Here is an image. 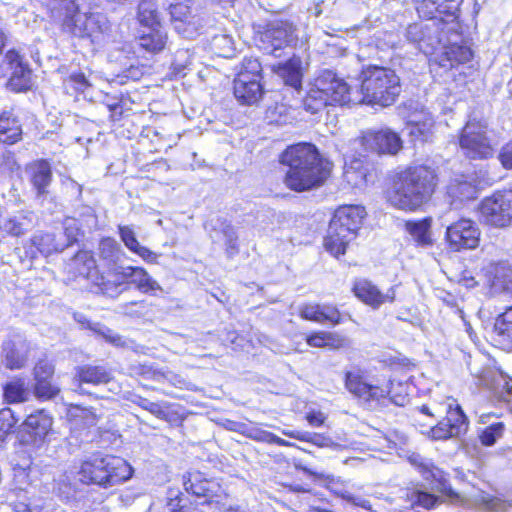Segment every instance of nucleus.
Here are the masks:
<instances>
[{
    "label": "nucleus",
    "mask_w": 512,
    "mask_h": 512,
    "mask_svg": "<svg viewBox=\"0 0 512 512\" xmlns=\"http://www.w3.org/2000/svg\"><path fill=\"white\" fill-rule=\"evenodd\" d=\"M52 424L53 419L45 410H36L27 416L23 427L35 444H41L51 431Z\"/></svg>",
    "instance_id": "24"
},
{
    "label": "nucleus",
    "mask_w": 512,
    "mask_h": 512,
    "mask_svg": "<svg viewBox=\"0 0 512 512\" xmlns=\"http://www.w3.org/2000/svg\"><path fill=\"white\" fill-rule=\"evenodd\" d=\"M220 233L223 236L225 246H226V252L229 256H233L238 253V236L235 231V228L229 224V223H221L220 226Z\"/></svg>",
    "instance_id": "50"
},
{
    "label": "nucleus",
    "mask_w": 512,
    "mask_h": 512,
    "mask_svg": "<svg viewBox=\"0 0 512 512\" xmlns=\"http://www.w3.org/2000/svg\"><path fill=\"white\" fill-rule=\"evenodd\" d=\"M146 378L152 379L158 382L168 381L172 385H177L172 378H177L176 374L171 371H162L153 367H146L142 373Z\"/></svg>",
    "instance_id": "61"
},
{
    "label": "nucleus",
    "mask_w": 512,
    "mask_h": 512,
    "mask_svg": "<svg viewBox=\"0 0 512 512\" xmlns=\"http://www.w3.org/2000/svg\"><path fill=\"white\" fill-rule=\"evenodd\" d=\"M360 81V92H355L353 105L388 107L396 102L401 93L400 78L390 68L369 66L362 70Z\"/></svg>",
    "instance_id": "3"
},
{
    "label": "nucleus",
    "mask_w": 512,
    "mask_h": 512,
    "mask_svg": "<svg viewBox=\"0 0 512 512\" xmlns=\"http://www.w3.org/2000/svg\"><path fill=\"white\" fill-rule=\"evenodd\" d=\"M413 465L419 468L420 473L426 481H429L432 488L447 496L450 500L458 499V494L450 486L447 475L444 471L434 466V464L418 454L410 457Z\"/></svg>",
    "instance_id": "17"
},
{
    "label": "nucleus",
    "mask_w": 512,
    "mask_h": 512,
    "mask_svg": "<svg viewBox=\"0 0 512 512\" xmlns=\"http://www.w3.org/2000/svg\"><path fill=\"white\" fill-rule=\"evenodd\" d=\"M111 379V372L101 365L84 364L75 368L74 381L78 383L79 389L82 384H107Z\"/></svg>",
    "instance_id": "27"
},
{
    "label": "nucleus",
    "mask_w": 512,
    "mask_h": 512,
    "mask_svg": "<svg viewBox=\"0 0 512 512\" xmlns=\"http://www.w3.org/2000/svg\"><path fill=\"white\" fill-rule=\"evenodd\" d=\"M146 29L138 37L139 46L152 53L161 51L166 43V33L161 26L146 27Z\"/></svg>",
    "instance_id": "33"
},
{
    "label": "nucleus",
    "mask_w": 512,
    "mask_h": 512,
    "mask_svg": "<svg viewBox=\"0 0 512 512\" xmlns=\"http://www.w3.org/2000/svg\"><path fill=\"white\" fill-rule=\"evenodd\" d=\"M483 221L495 228L512 225V191H498L485 197L480 204Z\"/></svg>",
    "instance_id": "6"
},
{
    "label": "nucleus",
    "mask_w": 512,
    "mask_h": 512,
    "mask_svg": "<svg viewBox=\"0 0 512 512\" xmlns=\"http://www.w3.org/2000/svg\"><path fill=\"white\" fill-rule=\"evenodd\" d=\"M54 491L59 497L64 500H69L74 497L76 493L75 484L71 481V476L68 473H64L55 480Z\"/></svg>",
    "instance_id": "49"
},
{
    "label": "nucleus",
    "mask_w": 512,
    "mask_h": 512,
    "mask_svg": "<svg viewBox=\"0 0 512 512\" xmlns=\"http://www.w3.org/2000/svg\"><path fill=\"white\" fill-rule=\"evenodd\" d=\"M22 129L19 121L9 113L0 115V142L14 144L21 139Z\"/></svg>",
    "instance_id": "35"
},
{
    "label": "nucleus",
    "mask_w": 512,
    "mask_h": 512,
    "mask_svg": "<svg viewBox=\"0 0 512 512\" xmlns=\"http://www.w3.org/2000/svg\"><path fill=\"white\" fill-rule=\"evenodd\" d=\"M275 73L281 77L284 83L298 90L302 87L303 67L302 60L298 56H292L284 63L274 66Z\"/></svg>",
    "instance_id": "29"
},
{
    "label": "nucleus",
    "mask_w": 512,
    "mask_h": 512,
    "mask_svg": "<svg viewBox=\"0 0 512 512\" xmlns=\"http://www.w3.org/2000/svg\"><path fill=\"white\" fill-rule=\"evenodd\" d=\"M130 266L118 263L107 267L105 273L96 274L92 282L99 287L101 292L109 297H117L129 289Z\"/></svg>",
    "instance_id": "15"
},
{
    "label": "nucleus",
    "mask_w": 512,
    "mask_h": 512,
    "mask_svg": "<svg viewBox=\"0 0 512 512\" xmlns=\"http://www.w3.org/2000/svg\"><path fill=\"white\" fill-rule=\"evenodd\" d=\"M480 229L478 225L467 218H462L446 229V240L449 247L456 252L472 250L478 247L480 242Z\"/></svg>",
    "instance_id": "12"
},
{
    "label": "nucleus",
    "mask_w": 512,
    "mask_h": 512,
    "mask_svg": "<svg viewBox=\"0 0 512 512\" xmlns=\"http://www.w3.org/2000/svg\"><path fill=\"white\" fill-rule=\"evenodd\" d=\"M138 20L145 27L160 26L159 13L153 0H142L138 6Z\"/></svg>",
    "instance_id": "43"
},
{
    "label": "nucleus",
    "mask_w": 512,
    "mask_h": 512,
    "mask_svg": "<svg viewBox=\"0 0 512 512\" xmlns=\"http://www.w3.org/2000/svg\"><path fill=\"white\" fill-rule=\"evenodd\" d=\"M54 375V366L47 360H40L34 367L35 382L51 380Z\"/></svg>",
    "instance_id": "63"
},
{
    "label": "nucleus",
    "mask_w": 512,
    "mask_h": 512,
    "mask_svg": "<svg viewBox=\"0 0 512 512\" xmlns=\"http://www.w3.org/2000/svg\"><path fill=\"white\" fill-rule=\"evenodd\" d=\"M283 434L294 439L311 442L318 447H330L333 449H338L340 447V445L334 443L330 437L322 434H302L300 432H283Z\"/></svg>",
    "instance_id": "47"
},
{
    "label": "nucleus",
    "mask_w": 512,
    "mask_h": 512,
    "mask_svg": "<svg viewBox=\"0 0 512 512\" xmlns=\"http://www.w3.org/2000/svg\"><path fill=\"white\" fill-rule=\"evenodd\" d=\"M279 161L287 167L286 186L298 192L320 186L331 170L330 162L322 158L316 146L306 142L288 146Z\"/></svg>",
    "instance_id": "1"
},
{
    "label": "nucleus",
    "mask_w": 512,
    "mask_h": 512,
    "mask_svg": "<svg viewBox=\"0 0 512 512\" xmlns=\"http://www.w3.org/2000/svg\"><path fill=\"white\" fill-rule=\"evenodd\" d=\"M261 72L262 66L257 59L245 58L242 62V67L238 74H245L248 76V79L261 81Z\"/></svg>",
    "instance_id": "56"
},
{
    "label": "nucleus",
    "mask_w": 512,
    "mask_h": 512,
    "mask_svg": "<svg viewBox=\"0 0 512 512\" xmlns=\"http://www.w3.org/2000/svg\"><path fill=\"white\" fill-rule=\"evenodd\" d=\"M183 484L187 492L192 493L197 497L206 498L204 503L211 504L213 502L216 490L219 489L215 481L203 478L199 472L189 473L188 477H183Z\"/></svg>",
    "instance_id": "26"
},
{
    "label": "nucleus",
    "mask_w": 512,
    "mask_h": 512,
    "mask_svg": "<svg viewBox=\"0 0 512 512\" xmlns=\"http://www.w3.org/2000/svg\"><path fill=\"white\" fill-rule=\"evenodd\" d=\"M60 392V389L54 385L51 380H43L35 382L34 394L36 398L41 400H49L56 397Z\"/></svg>",
    "instance_id": "54"
},
{
    "label": "nucleus",
    "mask_w": 512,
    "mask_h": 512,
    "mask_svg": "<svg viewBox=\"0 0 512 512\" xmlns=\"http://www.w3.org/2000/svg\"><path fill=\"white\" fill-rule=\"evenodd\" d=\"M412 505L420 506L425 509L433 508L438 502L439 498L431 493L415 490L410 495Z\"/></svg>",
    "instance_id": "55"
},
{
    "label": "nucleus",
    "mask_w": 512,
    "mask_h": 512,
    "mask_svg": "<svg viewBox=\"0 0 512 512\" xmlns=\"http://www.w3.org/2000/svg\"><path fill=\"white\" fill-rule=\"evenodd\" d=\"M27 391L20 381L9 382L4 386V398L8 403H19L26 399Z\"/></svg>",
    "instance_id": "48"
},
{
    "label": "nucleus",
    "mask_w": 512,
    "mask_h": 512,
    "mask_svg": "<svg viewBox=\"0 0 512 512\" xmlns=\"http://www.w3.org/2000/svg\"><path fill=\"white\" fill-rule=\"evenodd\" d=\"M189 2L190 1L184 0L169 1V13L175 23L193 24L192 19H194V17L191 15Z\"/></svg>",
    "instance_id": "45"
},
{
    "label": "nucleus",
    "mask_w": 512,
    "mask_h": 512,
    "mask_svg": "<svg viewBox=\"0 0 512 512\" xmlns=\"http://www.w3.org/2000/svg\"><path fill=\"white\" fill-rule=\"evenodd\" d=\"M335 495L353 506H357L368 511L372 510V505L368 499L354 495L348 490H335Z\"/></svg>",
    "instance_id": "60"
},
{
    "label": "nucleus",
    "mask_w": 512,
    "mask_h": 512,
    "mask_svg": "<svg viewBox=\"0 0 512 512\" xmlns=\"http://www.w3.org/2000/svg\"><path fill=\"white\" fill-rule=\"evenodd\" d=\"M31 247L26 251V256L31 259L35 258L37 253L44 256L51 255L55 252H61L67 248V244L61 239H57L56 235L48 232H38L30 239Z\"/></svg>",
    "instance_id": "25"
},
{
    "label": "nucleus",
    "mask_w": 512,
    "mask_h": 512,
    "mask_svg": "<svg viewBox=\"0 0 512 512\" xmlns=\"http://www.w3.org/2000/svg\"><path fill=\"white\" fill-rule=\"evenodd\" d=\"M77 215L79 217V219L77 220L78 222H80L81 226L89 230L97 228L98 220L95 211L92 207L81 206L77 211Z\"/></svg>",
    "instance_id": "58"
},
{
    "label": "nucleus",
    "mask_w": 512,
    "mask_h": 512,
    "mask_svg": "<svg viewBox=\"0 0 512 512\" xmlns=\"http://www.w3.org/2000/svg\"><path fill=\"white\" fill-rule=\"evenodd\" d=\"M234 96L244 105H253L262 98L264 90L261 81L248 79L245 74H237L233 86Z\"/></svg>",
    "instance_id": "23"
},
{
    "label": "nucleus",
    "mask_w": 512,
    "mask_h": 512,
    "mask_svg": "<svg viewBox=\"0 0 512 512\" xmlns=\"http://www.w3.org/2000/svg\"><path fill=\"white\" fill-rule=\"evenodd\" d=\"M344 179L353 187H359L366 181V169L361 159H353L344 167Z\"/></svg>",
    "instance_id": "38"
},
{
    "label": "nucleus",
    "mask_w": 512,
    "mask_h": 512,
    "mask_svg": "<svg viewBox=\"0 0 512 512\" xmlns=\"http://www.w3.org/2000/svg\"><path fill=\"white\" fill-rule=\"evenodd\" d=\"M405 229L419 246L426 247L432 245L430 218H424L418 221H407L405 223Z\"/></svg>",
    "instance_id": "37"
},
{
    "label": "nucleus",
    "mask_w": 512,
    "mask_h": 512,
    "mask_svg": "<svg viewBox=\"0 0 512 512\" xmlns=\"http://www.w3.org/2000/svg\"><path fill=\"white\" fill-rule=\"evenodd\" d=\"M34 227L32 213H18L15 215L5 216L0 219V229L2 232L20 237Z\"/></svg>",
    "instance_id": "30"
},
{
    "label": "nucleus",
    "mask_w": 512,
    "mask_h": 512,
    "mask_svg": "<svg viewBox=\"0 0 512 512\" xmlns=\"http://www.w3.org/2000/svg\"><path fill=\"white\" fill-rule=\"evenodd\" d=\"M26 172L37 195H46L52 181L51 165L46 160H37L26 167Z\"/></svg>",
    "instance_id": "28"
},
{
    "label": "nucleus",
    "mask_w": 512,
    "mask_h": 512,
    "mask_svg": "<svg viewBox=\"0 0 512 512\" xmlns=\"http://www.w3.org/2000/svg\"><path fill=\"white\" fill-rule=\"evenodd\" d=\"M478 379V385L490 389L499 401L510 404L512 412V381L507 379L501 373L492 369H484L482 371H471Z\"/></svg>",
    "instance_id": "18"
},
{
    "label": "nucleus",
    "mask_w": 512,
    "mask_h": 512,
    "mask_svg": "<svg viewBox=\"0 0 512 512\" xmlns=\"http://www.w3.org/2000/svg\"><path fill=\"white\" fill-rule=\"evenodd\" d=\"M98 255L107 263V267L117 264L120 255V246L112 238H103L98 246Z\"/></svg>",
    "instance_id": "42"
},
{
    "label": "nucleus",
    "mask_w": 512,
    "mask_h": 512,
    "mask_svg": "<svg viewBox=\"0 0 512 512\" xmlns=\"http://www.w3.org/2000/svg\"><path fill=\"white\" fill-rule=\"evenodd\" d=\"M6 59L12 68V73L7 83L10 90L14 92H23L30 88L31 70L23 63L19 53L11 50L7 53Z\"/></svg>",
    "instance_id": "22"
},
{
    "label": "nucleus",
    "mask_w": 512,
    "mask_h": 512,
    "mask_svg": "<svg viewBox=\"0 0 512 512\" xmlns=\"http://www.w3.org/2000/svg\"><path fill=\"white\" fill-rule=\"evenodd\" d=\"M386 393V401L383 403H379L380 406H387L388 403H393L397 406H405L409 401V396L407 392V385L403 383H394V381H390V384L384 388Z\"/></svg>",
    "instance_id": "40"
},
{
    "label": "nucleus",
    "mask_w": 512,
    "mask_h": 512,
    "mask_svg": "<svg viewBox=\"0 0 512 512\" xmlns=\"http://www.w3.org/2000/svg\"><path fill=\"white\" fill-rule=\"evenodd\" d=\"M239 427L243 428V430H241L242 434L253 440L270 444L271 439H273V433L262 430L258 427H248L247 425H239Z\"/></svg>",
    "instance_id": "62"
},
{
    "label": "nucleus",
    "mask_w": 512,
    "mask_h": 512,
    "mask_svg": "<svg viewBox=\"0 0 512 512\" xmlns=\"http://www.w3.org/2000/svg\"><path fill=\"white\" fill-rule=\"evenodd\" d=\"M495 280L503 289L512 291V266L508 263H498L495 268Z\"/></svg>",
    "instance_id": "53"
},
{
    "label": "nucleus",
    "mask_w": 512,
    "mask_h": 512,
    "mask_svg": "<svg viewBox=\"0 0 512 512\" xmlns=\"http://www.w3.org/2000/svg\"><path fill=\"white\" fill-rule=\"evenodd\" d=\"M359 143L365 151H371L378 154H396L402 147V141L397 133L383 128L380 130H369L354 140Z\"/></svg>",
    "instance_id": "13"
},
{
    "label": "nucleus",
    "mask_w": 512,
    "mask_h": 512,
    "mask_svg": "<svg viewBox=\"0 0 512 512\" xmlns=\"http://www.w3.org/2000/svg\"><path fill=\"white\" fill-rule=\"evenodd\" d=\"M313 84L317 90L327 98L330 105L339 104L343 106L353 104L355 93H352L344 79L338 77L333 71H321L315 78Z\"/></svg>",
    "instance_id": "11"
},
{
    "label": "nucleus",
    "mask_w": 512,
    "mask_h": 512,
    "mask_svg": "<svg viewBox=\"0 0 512 512\" xmlns=\"http://www.w3.org/2000/svg\"><path fill=\"white\" fill-rule=\"evenodd\" d=\"M344 385L349 393L373 409L386 401L387 391L383 387L368 383L364 371L358 366L345 371Z\"/></svg>",
    "instance_id": "8"
},
{
    "label": "nucleus",
    "mask_w": 512,
    "mask_h": 512,
    "mask_svg": "<svg viewBox=\"0 0 512 512\" xmlns=\"http://www.w3.org/2000/svg\"><path fill=\"white\" fill-rule=\"evenodd\" d=\"M430 23L409 25L406 31L408 41L417 44L425 54L433 53L442 44L443 38L439 29L440 19H431Z\"/></svg>",
    "instance_id": "14"
},
{
    "label": "nucleus",
    "mask_w": 512,
    "mask_h": 512,
    "mask_svg": "<svg viewBox=\"0 0 512 512\" xmlns=\"http://www.w3.org/2000/svg\"><path fill=\"white\" fill-rule=\"evenodd\" d=\"M418 13L429 19H440L448 23L457 19L460 0H414Z\"/></svg>",
    "instance_id": "19"
},
{
    "label": "nucleus",
    "mask_w": 512,
    "mask_h": 512,
    "mask_svg": "<svg viewBox=\"0 0 512 512\" xmlns=\"http://www.w3.org/2000/svg\"><path fill=\"white\" fill-rule=\"evenodd\" d=\"M459 142L464 154L471 159H487L493 155L486 126L479 122H468L462 130Z\"/></svg>",
    "instance_id": "10"
},
{
    "label": "nucleus",
    "mask_w": 512,
    "mask_h": 512,
    "mask_svg": "<svg viewBox=\"0 0 512 512\" xmlns=\"http://www.w3.org/2000/svg\"><path fill=\"white\" fill-rule=\"evenodd\" d=\"M338 232L339 231L333 233V229L329 227L328 235L324 240V246L326 250L336 258H338L340 255L345 254L348 244L354 239L352 237H344L338 235Z\"/></svg>",
    "instance_id": "41"
},
{
    "label": "nucleus",
    "mask_w": 512,
    "mask_h": 512,
    "mask_svg": "<svg viewBox=\"0 0 512 512\" xmlns=\"http://www.w3.org/2000/svg\"><path fill=\"white\" fill-rule=\"evenodd\" d=\"M137 405L144 410L149 411L151 414L156 416L159 419H166L167 418V412L166 410L159 404L155 402H151L150 400L146 398H139L137 401Z\"/></svg>",
    "instance_id": "64"
},
{
    "label": "nucleus",
    "mask_w": 512,
    "mask_h": 512,
    "mask_svg": "<svg viewBox=\"0 0 512 512\" xmlns=\"http://www.w3.org/2000/svg\"><path fill=\"white\" fill-rule=\"evenodd\" d=\"M468 419L461 407L453 400L448 404L446 416L434 426H431L426 434L431 440H447L453 437H460L468 430Z\"/></svg>",
    "instance_id": "9"
},
{
    "label": "nucleus",
    "mask_w": 512,
    "mask_h": 512,
    "mask_svg": "<svg viewBox=\"0 0 512 512\" xmlns=\"http://www.w3.org/2000/svg\"><path fill=\"white\" fill-rule=\"evenodd\" d=\"M504 424L497 422L489 425L480 433V441L485 446H492L502 437L504 432Z\"/></svg>",
    "instance_id": "52"
},
{
    "label": "nucleus",
    "mask_w": 512,
    "mask_h": 512,
    "mask_svg": "<svg viewBox=\"0 0 512 512\" xmlns=\"http://www.w3.org/2000/svg\"><path fill=\"white\" fill-rule=\"evenodd\" d=\"M448 194L460 201L474 199L477 195V188L466 180L455 179L448 187Z\"/></svg>",
    "instance_id": "44"
},
{
    "label": "nucleus",
    "mask_w": 512,
    "mask_h": 512,
    "mask_svg": "<svg viewBox=\"0 0 512 512\" xmlns=\"http://www.w3.org/2000/svg\"><path fill=\"white\" fill-rule=\"evenodd\" d=\"M88 21L89 13L80 12L76 7L74 11L65 14L63 28L76 37L85 38Z\"/></svg>",
    "instance_id": "36"
},
{
    "label": "nucleus",
    "mask_w": 512,
    "mask_h": 512,
    "mask_svg": "<svg viewBox=\"0 0 512 512\" xmlns=\"http://www.w3.org/2000/svg\"><path fill=\"white\" fill-rule=\"evenodd\" d=\"M344 385L349 393L373 409L386 401L387 391L383 387L368 383L364 371L358 366L345 371Z\"/></svg>",
    "instance_id": "7"
},
{
    "label": "nucleus",
    "mask_w": 512,
    "mask_h": 512,
    "mask_svg": "<svg viewBox=\"0 0 512 512\" xmlns=\"http://www.w3.org/2000/svg\"><path fill=\"white\" fill-rule=\"evenodd\" d=\"M18 421L19 418L15 417L13 411L10 408H4L0 410V440H2L5 435L12 431Z\"/></svg>",
    "instance_id": "57"
},
{
    "label": "nucleus",
    "mask_w": 512,
    "mask_h": 512,
    "mask_svg": "<svg viewBox=\"0 0 512 512\" xmlns=\"http://www.w3.org/2000/svg\"><path fill=\"white\" fill-rule=\"evenodd\" d=\"M129 285H134L144 294L156 295L162 291L161 285L142 267L130 266Z\"/></svg>",
    "instance_id": "32"
},
{
    "label": "nucleus",
    "mask_w": 512,
    "mask_h": 512,
    "mask_svg": "<svg viewBox=\"0 0 512 512\" xmlns=\"http://www.w3.org/2000/svg\"><path fill=\"white\" fill-rule=\"evenodd\" d=\"M443 48L444 56L450 62L451 67L456 64L467 63L473 56L472 50L466 45L452 43L448 46H443Z\"/></svg>",
    "instance_id": "39"
},
{
    "label": "nucleus",
    "mask_w": 512,
    "mask_h": 512,
    "mask_svg": "<svg viewBox=\"0 0 512 512\" xmlns=\"http://www.w3.org/2000/svg\"><path fill=\"white\" fill-rule=\"evenodd\" d=\"M63 228L64 236L66 237L64 243L67 244V247H69L77 241L80 232L79 222L74 217H66L63 222Z\"/></svg>",
    "instance_id": "59"
},
{
    "label": "nucleus",
    "mask_w": 512,
    "mask_h": 512,
    "mask_svg": "<svg viewBox=\"0 0 512 512\" xmlns=\"http://www.w3.org/2000/svg\"><path fill=\"white\" fill-rule=\"evenodd\" d=\"M436 181V173L430 167H409L398 174L389 201L398 209L415 211L431 198Z\"/></svg>",
    "instance_id": "2"
},
{
    "label": "nucleus",
    "mask_w": 512,
    "mask_h": 512,
    "mask_svg": "<svg viewBox=\"0 0 512 512\" xmlns=\"http://www.w3.org/2000/svg\"><path fill=\"white\" fill-rule=\"evenodd\" d=\"M303 105L306 111L316 114L326 106L330 105V103L313 84L303 100Z\"/></svg>",
    "instance_id": "46"
},
{
    "label": "nucleus",
    "mask_w": 512,
    "mask_h": 512,
    "mask_svg": "<svg viewBox=\"0 0 512 512\" xmlns=\"http://www.w3.org/2000/svg\"><path fill=\"white\" fill-rule=\"evenodd\" d=\"M6 365L10 369H19L25 365L26 354L21 352L14 344H7L4 347Z\"/></svg>",
    "instance_id": "51"
},
{
    "label": "nucleus",
    "mask_w": 512,
    "mask_h": 512,
    "mask_svg": "<svg viewBox=\"0 0 512 512\" xmlns=\"http://www.w3.org/2000/svg\"><path fill=\"white\" fill-rule=\"evenodd\" d=\"M365 215L366 212L362 206H341L335 211L329 225L333 233L339 231L338 235L355 238Z\"/></svg>",
    "instance_id": "16"
},
{
    "label": "nucleus",
    "mask_w": 512,
    "mask_h": 512,
    "mask_svg": "<svg viewBox=\"0 0 512 512\" xmlns=\"http://www.w3.org/2000/svg\"><path fill=\"white\" fill-rule=\"evenodd\" d=\"M353 291L357 298L373 309H378L385 303H393L396 297V286L382 292L374 283L367 279H361L354 285Z\"/></svg>",
    "instance_id": "20"
},
{
    "label": "nucleus",
    "mask_w": 512,
    "mask_h": 512,
    "mask_svg": "<svg viewBox=\"0 0 512 512\" xmlns=\"http://www.w3.org/2000/svg\"><path fill=\"white\" fill-rule=\"evenodd\" d=\"M87 33L85 38H89L93 44L104 45L117 41L116 27L102 13H89L87 22Z\"/></svg>",
    "instance_id": "21"
},
{
    "label": "nucleus",
    "mask_w": 512,
    "mask_h": 512,
    "mask_svg": "<svg viewBox=\"0 0 512 512\" xmlns=\"http://www.w3.org/2000/svg\"><path fill=\"white\" fill-rule=\"evenodd\" d=\"M494 330L504 349L512 350V306L495 319Z\"/></svg>",
    "instance_id": "34"
},
{
    "label": "nucleus",
    "mask_w": 512,
    "mask_h": 512,
    "mask_svg": "<svg viewBox=\"0 0 512 512\" xmlns=\"http://www.w3.org/2000/svg\"><path fill=\"white\" fill-rule=\"evenodd\" d=\"M297 40L296 27L293 23L284 20H275L269 23L259 36L258 47L266 54L278 58L286 47H290Z\"/></svg>",
    "instance_id": "5"
},
{
    "label": "nucleus",
    "mask_w": 512,
    "mask_h": 512,
    "mask_svg": "<svg viewBox=\"0 0 512 512\" xmlns=\"http://www.w3.org/2000/svg\"><path fill=\"white\" fill-rule=\"evenodd\" d=\"M132 472V467L120 457L93 454L81 462L77 475L83 484L110 487L130 479Z\"/></svg>",
    "instance_id": "4"
},
{
    "label": "nucleus",
    "mask_w": 512,
    "mask_h": 512,
    "mask_svg": "<svg viewBox=\"0 0 512 512\" xmlns=\"http://www.w3.org/2000/svg\"><path fill=\"white\" fill-rule=\"evenodd\" d=\"M69 272L74 276H82L92 281L96 274H100L96 269V261L90 251H79L68 263Z\"/></svg>",
    "instance_id": "31"
}]
</instances>
